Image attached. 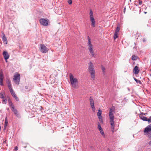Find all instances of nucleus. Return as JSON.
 <instances>
[{
	"instance_id": "obj_15",
	"label": "nucleus",
	"mask_w": 151,
	"mask_h": 151,
	"mask_svg": "<svg viewBox=\"0 0 151 151\" xmlns=\"http://www.w3.org/2000/svg\"><path fill=\"white\" fill-rule=\"evenodd\" d=\"M12 110L13 111L14 113L16 116H19L18 112L17 110L13 106L12 107Z\"/></svg>"
},
{
	"instance_id": "obj_31",
	"label": "nucleus",
	"mask_w": 151,
	"mask_h": 151,
	"mask_svg": "<svg viewBox=\"0 0 151 151\" xmlns=\"http://www.w3.org/2000/svg\"><path fill=\"white\" fill-rule=\"evenodd\" d=\"M99 121H100V122L101 123H103V118H102V117H101V118H99Z\"/></svg>"
},
{
	"instance_id": "obj_18",
	"label": "nucleus",
	"mask_w": 151,
	"mask_h": 151,
	"mask_svg": "<svg viewBox=\"0 0 151 151\" xmlns=\"http://www.w3.org/2000/svg\"><path fill=\"white\" fill-rule=\"evenodd\" d=\"M102 111L100 110H98V112L97 113V115L98 118H101L102 116H101Z\"/></svg>"
},
{
	"instance_id": "obj_7",
	"label": "nucleus",
	"mask_w": 151,
	"mask_h": 151,
	"mask_svg": "<svg viewBox=\"0 0 151 151\" xmlns=\"http://www.w3.org/2000/svg\"><path fill=\"white\" fill-rule=\"evenodd\" d=\"M40 51L42 53H46L48 51V50L47 48L44 45L40 44Z\"/></svg>"
},
{
	"instance_id": "obj_29",
	"label": "nucleus",
	"mask_w": 151,
	"mask_h": 151,
	"mask_svg": "<svg viewBox=\"0 0 151 151\" xmlns=\"http://www.w3.org/2000/svg\"><path fill=\"white\" fill-rule=\"evenodd\" d=\"M7 100L6 99H3L2 100V103L3 104H6V103Z\"/></svg>"
},
{
	"instance_id": "obj_38",
	"label": "nucleus",
	"mask_w": 151,
	"mask_h": 151,
	"mask_svg": "<svg viewBox=\"0 0 151 151\" xmlns=\"http://www.w3.org/2000/svg\"><path fill=\"white\" fill-rule=\"evenodd\" d=\"M142 1L140 0H139V2L138 3L139 5H141L142 4Z\"/></svg>"
},
{
	"instance_id": "obj_41",
	"label": "nucleus",
	"mask_w": 151,
	"mask_h": 151,
	"mask_svg": "<svg viewBox=\"0 0 151 151\" xmlns=\"http://www.w3.org/2000/svg\"><path fill=\"white\" fill-rule=\"evenodd\" d=\"M149 145L151 146V140L149 142Z\"/></svg>"
},
{
	"instance_id": "obj_13",
	"label": "nucleus",
	"mask_w": 151,
	"mask_h": 151,
	"mask_svg": "<svg viewBox=\"0 0 151 151\" xmlns=\"http://www.w3.org/2000/svg\"><path fill=\"white\" fill-rule=\"evenodd\" d=\"M139 117L143 121H147V119L146 117L144 116V113L140 114L139 115Z\"/></svg>"
},
{
	"instance_id": "obj_23",
	"label": "nucleus",
	"mask_w": 151,
	"mask_h": 151,
	"mask_svg": "<svg viewBox=\"0 0 151 151\" xmlns=\"http://www.w3.org/2000/svg\"><path fill=\"white\" fill-rule=\"evenodd\" d=\"M118 33H114V40H115L118 37Z\"/></svg>"
},
{
	"instance_id": "obj_42",
	"label": "nucleus",
	"mask_w": 151,
	"mask_h": 151,
	"mask_svg": "<svg viewBox=\"0 0 151 151\" xmlns=\"http://www.w3.org/2000/svg\"><path fill=\"white\" fill-rule=\"evenodd\" d=\"M25 89H27L28 88V87L27 86H25Z\"/></svg>"
},
{
	"instance_id": "obj_43",
	"label": "nucleus",
	"mask_w": 151,
	"mask_h": 151,
	"mask_svg": "<svg viewBox=\"0 0 151 151\" xmlns=\"http://www.w3.org/2000/svg\"><path fill=\"white\" fill-rule=\"evenodd\" d=\"M144 13H145V14H146L147 13V12H145Z\"/></svg>"
},
{
	"instance_id": "obj_44",
	"label": "nucleus",
	"mask_w": 151,
	"mask_h": 151,
	"mask_svg": "<svg viewBox=\"0 0 151 151\" xmlns=\"http://www.w3.org/2000/svg\"><path fill=\"white\" fill-rule=\"evenodd\" d=\"M149 137H151V136H150L149 135Z\"/></svg>"
},
{
	"instance_id": "obj_35",
	"label": "nucleus",
	"mask_w": 151,
	"mask_h": 151,
	"mask_svg": "<svg viewBox=\"0 0 151 151\" xmlns=\"http://www.w3.org/2000/svg\"><path fill=\"white\" fill-rule=\"evenodd\" d=\"M6 83L8 85H9V84H11L10 80L9 79L6 80Z\"/></svg>"
},
{
	"instance_id": "obj_24",
	"label": "nucleus",
	"mask_w": 151,
	"mask_h": 151,
	"mask_svg": "<svg viewBox=\"0 0 151 151\" xmlns=\"http://www.w3.org/2000/svg\"><path fill=\"white\" fill-rule=\"evenodd\" d=\"M120 30V28L118 26L115 31V32L116 33H118L119 31Z\"/></svg>"
},
{
	"instance_id": "obj_34",
	"label": "nucleus",
	"mask_w": 151,
	"mask_h": 151,
	"mask_svg": "<svg viewBox=\"0 0 151 151\" xmlns=\"http://www.w3.org/2000/svg\"><path fill=\"white\" fill-rule=\"evenodd\" d=\"M102 71L103 73H104L105 71V68L103 66H102Z\"/></svg>"
},
{
	"instance_id": "obj_10",
	"label": "nucleus",
	"mask_w": 151,
	"mask_h": 151,
	"mask_svg": "<svg viewBox=\"0 0 151 151\" xmlns=\"http://www.w3.org/2000/svg\"><path fill=\"white\" fill-rule=\"evenodd\" d=\"M151 131V124L148 125L146 127L144 130V132L145 133H147Z\"/></svg>"
},
{
	"instance_id": "obj_11",
	"label": "nucleus",
	"mask_w": 151,
	"mask_h": 151,
	"mask_svg": "<svg viewBox=\"0 0 151 151\" xmlns=\"http://www.w3.org/2000/svg\"><path fill=\"white\" fill-rule=\"evenodd\" d=\"M10 92L11 93V94L12 96L15 98L16 100L18 101L19 100V99L18 97L16 95V94L14 91L13 90H12L10 91Z\"/></svg>"
},
{
	"instance_id": "obj_1",
	"label": "nucleus",
	"mask_w": 151,
	"mask_h": 151,
	"mask_svg": "<svg viewBox=\"0 0 151 151\" xmlns=\"http://www.w3.org/2000/svg\"><path fill=\"white\" fill-rule=\"evenodd\" d=\"M115 107L114 106L110 108L109 113V116L110 118V123L111 124V129L113 132L116 131V130L114 129V114L115 113Z\"/></svg>"
},
{
	"instance_id": "obj_17",
	"label": "nucleus",
	"mask_w": 151,
	"mask_h": 151,
	"mask_svg": "<svg viewBox=\"0 0 151 151\" xmlns=\"http://www.w3.org/2000/svg\"><path fill=\"white\" fill-rule=\"evenodd\" d=\"M88 47H89L90 46H93V45L91 43V39H90L89 37L88 36Z\"/></svg>"
},
{
	"instance_id": "obj_20",
	"label": "nucleus",
	"mask_w": 151,
	"mask_h": 151,
	"mask_svg": "<svg viewBox=\"0 0 151 151\" xmlns=\"http://www.w3.org/2000/svg\"><path fill=\"white\" fill-rule=\"evenodd\" d=\"M3 73L1 70L0 72V80H3Z\"/></svg>"
},
{
	"instance_id": "obj_22",
	"label": "nucleus",
	"mask_w": 151,
	"mask_h": 151,
	"mask_svg": "<svg viewBox=\"0 0 151 151\" xmlns=\"http://www.w3.org/2000/svg\"><path fill=\"white\" fill-rule=\"evenodd\" d=\"M9 102V104L10 106H11L12 108V107H14V106L13 104L12 103V102L10 100H8Z\"/></svg>"
},
{
	"instance_id": "obj_26",
	"label": "nucleus",
	"mask_w": 151,
	"mask_h": 151,
	"mask_svg": "<svg viewBox=\"0 0 151 151\" xmlns=\"http://www.w3.org/2000/svg\"><path fill=\"white\" fill-rule=\"evenodd\" d=\"M100 131V132L101 133V134L104 137H105V135L104 134V132L103 129H101V130H99Z\"/></svg>"
},
{
	"instance_id": "obj_16",
	"label": "nucleus",
	"mask_w": 151,
	"mask_h": 151,
	"mask_svg": "<svg viewBox=\"0 0 151 151\" xmlns=\"http://www.w3.org/2000/svg\"><path fill=\"white\" fill-rule=\"evenodd\" d=\"M90 101V104L91 106H94V101L93 99L91 97H90L89 99Z\"/></svg>"
},
{
	"instance_id": "obj_3",
	"label": "nucleus",
	"mask_w": 151,
	"mask_h": 151,
	"mask_svg": "<svg viewBox=\"0 0 151 151\" xmlns=\"http://www.w3.org/2000/svg\"><path fill=\"white\" fill-rule=\"evenodd\" d=\"M88 70L90 73L91 78L94 79L95 77V71L93 68L94 67L92 63L90 62L88 63Z\"/></svg>"
},
{
	"instance_id": "obj_21",
	"label": "nucleus",
	"mask_w": 151,
	"mask_h": 151,
	"mask_svg": "<svg viewBox=\"0 0 151 151\" xmlns=\"http://www.w3.org/2000/svg\"><path fill=\"white\" fill-rule=\"evenodd\" d=\"M134 79L137 83H139L140 84H142V83L140 80H137L135 78H134Z\"/></svg>"
},
{
	"instance_id": "obj_36",
	"label": "nucleus",
	"mask_w": 151,
	"mask_h": 151,
	"mask_svg": "<svg viewBox=\"0 0 151 151\" xmlns=\"http://www.w3.org/2000/svg\"><path fill=\"white\" fill-rule=\"evenodd\" d=\"M3 80H0V85L1 86H3Z\"/></svg>"
},
{
	"instance_id": "obj_28",
	"label": "nucleus",
	"mask_w": 151,
	"mask_h": 151,
	"mask_svg": "<svg viewBox=\"0 0 151 151\" xmlns=\"http://www.w3.org/2000/svg\"><path fill=\"white\" fill-rule=\"evenodd\" d=\"M98 129L99 130H101V129H103L101 127V125L99 124L98 125Z\"/></svg>"
},
{
	"instance_id": "obj_9",
	"label": "nucleus",
	"mask_w": 151,
	"mask_h": 151,
	"mask_svg": "<svg viewBox=\"0 0 151 151\" xmlns=\"http://www.w3.org/2000/svg\"><path fill=\"white\" fill-rule=\"evenodd\" d=\"M88 49L89 50L90 53H91L92 56V57H94L95 53L94 51L93 50V46H90L89 47H88Z\"/></svg>"
},
{
	"instance_id": "obj_12",
	"label": "nucleus",
	"mask_w": 151,
	"mask_h": 151,
	"mask_svg": "<svg viewBox=\"0 0 151 151\" xmlns=\"http://www.w3.org/2000/svg\"><path fill=\"white\" fill-rule=\"evenodd\" d=\"M139 71V69L138 67L136 66L133 69V72L135 74H137L138 73Z\"/></svg>"
},
{
	"instance_id": "obj_25",
	"label": "nucleus",
	"mask_w": 151,
	"mask_h": 151,
	"mask_svg": "<svg viewBox=\"0 0 151 151\" xmlns=\"http://www.w3.org/2000/svg\"><path fill=\"white\" fill-rule=\"evenodd\" d=\"M8 87L10 90V91L13 90V89H12V88L11 84H9V85H8Z\"/></svg>"
},
{
	"instance_id": "obj_19",
	"label": "nucleus",
	"mask_w": 151,
	"mask_h": 151,
	"mask_svg": "<svg viewBox=\"0 0 151 151\" xmlns=\"http://www.w3.org/2000/svg\"><path fill=\"white\" fill-rule=\"evenodd\" d=\"M6 119H7V117H6V119H5L4 125V129H6V127H7V125L8 123V121H7V120Z\"/></svg>"
},
{
	"instance_id": "obj_32",
	"label": "nucleus",
	"mask_w": 151,
	"mask_h": 151,
	"mask_svg": "<svg viewBox=\"0 0 151 151\" xmlns=\"http://www.w3.org/2000/svg\"><path fill=\"white\" fill-rule=\"evenodd\" d=\"M91 108L92 109V110L93 111V112H95V111L96 109H95V107L94 106H91Z\"/></svg>"
},
{
	"instance_id": "obj_37",
	"label": "nucleus",
	"mask_w": 151,
	"mask_h": 151,
	"mask_svg": "<svg viewBox=\"0 0 151 151\" xmlns=\"http://www.w3.org/2000/svg\"><path fill=\"white\" fill-rule=\"evenodd\" d=\"M68 2L69 4H71L72 3V1L71 0H68Z\"/></svg>"
},
{
	"instance_id": "obj_33",
	"label": "nucleus",
	"mask_w": 151,
	"mask_h": 151,
	"mask_svg": "<svg viewBox=\"0 0 151 151\" xmlns=\"http://www.w3.org/2000/svg\"><path fill=\"white\" fill-rule=\"evenodd\" d=\"M151 123V116L148 119H147V121Z\"/></svg>"
},
{
	"instance_id": "obj_40",
	"label": "nucleus",
	"mask_w": 151,
	"mask_h": 151,
	"mask_svg": "<svg viewBox=\"0 0 151 151\" xmlns=\"http://www.w3.org/2000/svg\"><path fill=\"white\" fill-rule=\"evenodd\" d=\"M143 42H145V39L143 38Z\"/></svg>"
},
{
	"instance_id": "obj_4",
	"label": "nucleus",
	"mask_w": 151,
	"mask_h": 151,
	"mask_svg": "<svg viewBox=\"0 0 151 151\" xmlns=\"http://www.w3.org/2000/svg\"><path fill=\"white\" fill-rule=\"evenodd\" d=\"M20 79V75L19 74L17 73L14 75L13 80L16 84H19Z\"/></svg>"
},
{
	"instance_id": "obj_39",
	"label": "nucleus",
	"mask_w": 151,
	"mask_h": 151,
	"mask_svg": "<svg viewBox=\"0 0 151 151\" xmlns=\"http://www.w3.org/2000/svg\"><path fill=\"white\" fill-rule=\"evenodd\" d=\"M18 150V147L17 146H16L14 148L15 150L17 151Z\"/></svg>"
},
{
	"instance_id": "obj_14",
	"label": "nucleus",
	"mask_w": 151,
	"mask_h": 151,
	"mask_svg": "<svg viewBox=\"0 0 151 151\" xmlns=\"http://www.w3.org/2000/svg\"><path fill=\"white\" fill-rule=\"evenodd\" d=\"M2 35V39L4 42V43L5 44H7V40L6 37L5 36V34L4 33H3Z\"/></svg>"
},
{
	"instance_id": "obj_45",
	"label": "nucleus",
	"mask_w": 151,
	"mask_h": 151,
	"mask_svg": "<svg viewBox=\"0 0 151 151\" xmlns=\"http://www.w3.org/2000/svg\"><path fill=\"white\" fill-rule=\"evenodd\" d=\"M150 76L151 77V74H150Z\"/></svg>"
},
{
	"instance_id": "obj_5",
	"label": "nucleus",
	"mask_w": 151,
	"mask_h": 151,
	"mask_svg": "<svg viewBox=\"0 0 151 151\" xmlns=\"http://www.w3.org/2000/svg\"><path fill=\"white\" fill-rule=\"evenodd\" d=\"M90 18L91 22V25L93 27L95 26V21L93 16V13L91 10H90Z\"/></svg>"
},
{
	"instance_id": "obj_8",
	"label": "nucleus",
	"mask_w": 151,
	"mask_h": 151,
	"mask_svg": "<svg viewBox=\"0 0 151 151\" xmlns=\"http://www.w3.org/2000/svg\"><path fill=\"white\" fill-rule=\"evenodd\" d=\"M2 54L6 62H7V60L9 58V55L8 53L6 51H4L2 53Z\"/></svg>"
},
{
	"instance_id": "obj_46",
	"label": "nucleus",
	"mask_w": 151,
	"mask_h": 151,
	"mask_svg": "<svg viewBox=\"0 0 151 151\" xmlns=\"http://www.w3.org/2000/svg\"><path fill=\"white\" fill-rule=\"evenodd\" d=\"M108 151H110V150H108Z\"/></svg>"
},
{
	"instance_id": "obj_6",
	"label": "nucleus",
	"mask_w": 151,
	"mask_h": 151,
	"mask_svg": "<svg viewBox=\"0 0 151 151\" xmlns=\"http://www.w3.org/2000/svg\"><path fill=\"white\" fill-rule=\"evenodd\" d=\"M40 24L44 26H47L48 25L49 20L47 19L44 18L40 19L39 20Z\"/></svg>"
},
{
	"instance_id": "obj_27",
	"label": "nucleus",
	"mask_w": 151,
	"mask_h": 151,
	"mask_svg": "<svg viewBox=\"0 0 151 151\" xmlns=\"http://www.w3.org/2000/svg\"><path fill=\"white\" fill-rule=\"evenodd\" d=\"M137 58V57L135 55H133L132 57V59L133 60H136Z\"/></svg>"
},
{
	"instance_id": "obj_2",
	"label": "nucleus",
	"mask_w": 151,
	"mask_h": 151,
	"mask_svg": "<svg viewBox=\"0 0 151 151\" xmlns=\"http://www.w3.org/2000/svg\"><path fill=\"white\" fill-rule=\"evenodd\" d=\"M70 80L71 84L73 87L75 88L78 86V80L77 78H74L73 75L71 73L69 74Z\"/></svg>"
},
{
	"instance_id": "obj_30",
	"label": "nucleus",
	"mask_w": 151,
	"mask_h": 151,
	"mask_svg": "<svg viewBox=\"0 0 151 151\" xmlns=\"http://www.w3.org/2000/svg\"><path fill=\"white\" fill-rule=\"evenodd\" d=\"M0 97L1 99H3L4 98V96L3 93H1L0 94Z\"/></svg>"
},
{
	"instance_id": "obj_47",
	"label": "nucleus",
	"mask_w": 151,
	"mask_h": 151,
	"mask_svg": "<svg viewBox=\"0 0 151 151\" xmlns=\"http://www.w3.org/2000/svg\"><path fill=\"white\" fill-rule=\"evenodd\" d=\"M26 147H25L24 148H26Z\"/></svg>"
}]
</instances>
